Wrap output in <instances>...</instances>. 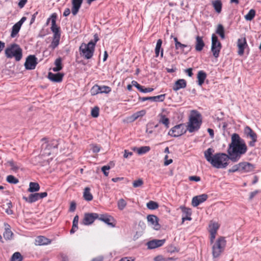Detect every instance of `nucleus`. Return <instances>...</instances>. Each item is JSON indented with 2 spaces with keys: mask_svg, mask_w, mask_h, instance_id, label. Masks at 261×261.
<instances>
[{
  "mask_svg": "<svg viewBox=\"0 0 261 261\" xmlns=\"http://www.w3.org/2000/svg\"><path fill=\"white\" fill-rule=\"evenodd\" d=\"M248 46L245 37L238 39L237 46L238 47V54L240 56L243 55L245 48Z\"/></svg>",
  "mask_w": 261,
  "mask_h": 261,
  "instance_id": "obj_16",
  "label": "nucleus"
},
{
  "mask_svg": "<svg viewBox=\"0 0 261 261\" xmlns=\"http://www.w3.org/2000/svg\"><path fill=\"white\" fill-rule=\"evenodd\" d=\"M202 122V119L200 113L196 110L192 111L188 125V131L192 133L198 130L201 126Z\"/></svg>",
  "mask_w": 261,
  "mask_h": 261,
  "instance_id": "obj_3",
  "label": "nucleus"
},
{
  "mask_svg": "<svg viewBox=\"0 0 261 261\" xmlns=\"http://www.w3.org/2000/svg\"><path fill=\"white\" fill-rule=\"evenodd\" d=\"M57 18V15L56 13H54L51 14L50 17L48 18L47 20V24H48L49 21H51V26L50 29L53 33H54V35H61L60 32V27H58L56 24V20Z\"/></svg>",
  "mask_w": 261,
  "mask_h": 261,
  "instance_id": "obj_12",
  "label": "nucleus"
},
{
  "mask_svg": "<svg viewBox=\"0 0 261 261\" xmlns=\"http://www.w3.org/2000/svg\"><path fill=\"white\" fill-rule=\"evenodd\" d=\"M90 188L89 187H86L84 189L83 192V197L85 200L90 201L92 200L93 198V196L91 193L90 192Z\"/></svg>",
  "mask_w": 261,
  "mask_h": 261,
  "instance_id": "obj_32",
  "label": "nucleus"
},
{
  "mask_svg": "<svg viewBox=\"0 0 261 261\" xmlns=\"http://www.w3.org/2000/svg\"><path fill=\"white\" fill-rule=\"evenodd\" d=\"M98 219L104 222L106 224H107L109 225H110L112 227L115 226V224L114 223V218L107 214H101L99 215H98Z\"/></svg>",
  "mask_w": 261,
  "mask_h": 261,
  "instance_id": "obj_20",
  "label": "nucleus"
},
{
  "mask_svg": "<svg viewBox=\"0 0 261 261\" xmlns=\"http://www.w3.org/2000/svg\"><path fill=\"white\" fill-rule=\"evenodd\" d=\"M5 55L8 58H14L16 61H19L22 58V49L19 45L13 43L5 49Z\"/></svg>",
  "mask_w": 261,
  "mask_h": 261,
  "instance_id": "obj_5",
  "label": "nucleus"
},
{
  "mask_svg": "<svg viewBox=\"0 0 261 261\" xmlns=\"http://www.w3.org/2000/svg\"><path fill=\"white\" fill-rule=\"evenodd\" d=\"M64 74L61 73H53L49 72L48 78L54 82L60 83L62 81Z\"/></svg>",
  "mask_w": 261,
  "mask_h": 261,
  "instance_id": "obj_24",
  "label": "nucleus"
},
{
  "mask_svg": "<svg viewBox=\"0 0 261 261\" xmlns=\"http://www.w3.org/2000/svg\"><path fill=\"white\" fill-rule=\"evenodd\" d=\"M100 86L97 85L93 86L90 90L92 95H95L98 93H100Z\"/></svg>",
  "mask_w": 261,
  "mask_h": 261,
  "instance_id": "obj_48",
  "label": "nucleus"
},
{
  "mask_svg": "<svg viewBox=\"0 0 261 261\" xmlns=\"http://www.w3.org/2000/svg\"><path fill=\"white\" fill-rule=\"evenodd\" d=\"M176 259L174 257H166L162 255H158L153 259L154 261H175Z\"/></svg>",
  "mask_w": 261,
  "mask_h": 261,
  "instance_id": "obj_37",
  "label": "nucleus"
},
{
  "mask_svg": "<svg viewBox=\"0 0 261 261\" xmlns=\"http://www.w3.org/2000/svg\"><path fill=\"white\" fill-rule=\"evenodd\" d=\"M147 219L148 222L154 229L159 230L160 228V225L158 222V218L156 216L150 215L147 216Z\"/></svg>",
  "mask_w": 261,
  "mask_h": 261,
  "instance_id": "obj_21",
  "label": "nucleus"
},
{
  "mask_svg": "<svg viewBox=\"0 0 261 261\" xmlns=\"http://www.w3.org/2000/svg\"><path fill=\"white\" fill-rule=\"evenodd\" d=\"M165 95H166L164 94L155 96L140 97L139 99L141 101H145L146 100H150L154 101L162 102L165 100Z\"/></svg>",
  "mask_w": 261,
  "mask_h": 261,
  "instance_id": "obj_25",
  "label": "nucleus"
},
{
  "mask_svg": "<svg viewBox=\"0 0 261 261\" xmlns=\"http://www.w3.org/2000/svg\"><path fill=\"white\" fill-rule=\"evenodd\" d=\"M244 134L247 138L251 139L248 143L249 145L251 147L254 146L257 141V137L256 134L248 126H246L244 128Z\"/></svg>",
  "mask_w": 261,
  "mask_h": 261,
  "instance_id": "obj_10",
  "label": "nucleus"
},
{
  "mask_svg": "<svg viewBox=\"0 0 261 261\" xmlns=\"http://www.w3.org/2000/svg\"><path fill=\"white\" fill-rule=\"evenodd\" d=\"M212 5L215 10V11L218 13H220L222 11V4L220 0H215L213 1Z\"/></svg>",
  "mask_w": 261,
  "mask_h": 261,
  "instance_id": "obj_33",
  "label": "nucleus"
},
{
  "mask_svg": "<svg viewBox=\"0 0 261 261\" xmlns=\"http://www.w3.org/2000/svg\"><path fill=\"white\" fill-rule=\"evenodd\" d=\"M6 180L9 183L13 184H16L19 182V180L12 175L7 176Z\"/></svg>",
  "mask_w": 261,
  "mask_h": 261,
  "instance_id": "obj_45",
  "label": "nucleus"
},
{
  "mask_svg": "<svg viewBox=\"0 0 261 261\" xmlns=\"http://www.w3.org/2000/svg\"><path fill=\"white\" fill-rule=\"evenodd\" d=\"M163 41L161 39H159L158 40L156 44L155 48V57H158L160 54V52H161V57H163V52L164 50L163 48H162V44Z\"/></svg>",
  "mask_w": 261,
  "mask_h": 261,
  "instance_id": "obj_29",
  "label": "nucleus"
},
{
  "mask_svg": "<svg viewBox=\"0 0 261 261\" xmlns=\"http://www.w3.org/2000/svg\"><path fill=\"white\" fill-rule=\"evenodd\" d=\"M47 196V193L46 192L42 193H35L31 194L28 197H23V199L27 202L32 203L35 202L40 199H41Z\"/></svg>",
  "mask_w": 261,
  "mask_h": 261,
  "instance_id": "obj_9",
  "label": "nucleus"
},
{
  "mask_svg": "<svg viewBox=\"0 0 261 261\" xmlns=\"http://www.w3.org/2000/svg\"><path fill=\"white\" fill-rule=\"evenodd\" d=\"M6 206L7 207L5 208L6 213L8 215H11L13 214V211L11 209L12 206V203L11 202L7 203Z\"/></svg>",
  "mask_w": 261,
  "mask_h": 261,
  "instance_id": "obj_55",
  "label": "nucleus"
},
{
  "mask_svg": "<svg viewBox=\"0 0 261 261\" xmlns=\"http://www.w3.org/2000/svg\"><path fill=\"white\" fill-rule=\"evenodd\" d=\"M133 155V152L128 151L127 150H124L123 157L124 158H128Z\"/></svg>",
  "mask_w": 261,
  "mask_h": 261,
  "instance_id": "obj_64",
  "label": "nucleus"
},
{
  "mask_svg": "<svg viewBox=\"0 0 261 261\" xmlns=\"http://www.w3.org/2000/svg\"><path fill=\"white\" fill-rule=\"evenodd\" d=\"M99 109L98 107H95L91 110V116L94 118H97L99 116Z\"/></svg>",
  "mask_w": 261,
  "mask_h": 261,
  "instance_id": "obj_50",
  "label": "nucleus"
},
{
  "mask_svg": "<svg viewBox=\"0 0 261 261\" xmlns=\"http://www.w3.org/2000/svg\"><path fill=\"white\" fill-rule=\"evenodd\" d=\"M240 173H247L254 171L255 166L254 165L247 162L240 163Z\"/></svg>",
  "mask_w": 261,
  "mask_h": 261,
  "instance_id": "obj_17",
  "label": "nucleus"
},
{
  "mask_svg": "<svg viewBox=\"0 0 261 261\" xmlns=\"http://www.w3.org/2000/svg\"><path fill=\"white\" fill-rule=\"evenodd\" d=\"M231 139V143L227 149V153L230 160L233 162H237L246 153L247 146L244 141L237 134H232Z\"/></svg>",
  "mask_w": 261,
  "mask_h": 261,
  "instance_id": "obj_1",
  "label": "nucleus"
},
{
  "mask_svg": "<svg viewBox=\"0 0 261 261\" xmlns=\"http://www.w3.org/2000/svg\"><path fill=\"white\" fill-rule=\"evenodd\" d=\"M150 150L149 146H142L139 148H134V150H137L139 154H143L148 152Z\"/></svg>",
  "mask_w": 261,
  "mask_h": 261,
  "instance_id": "obj_40",
  "label": "nucleus"
},
{
  "mask_svg": "<svg viewBox=\"0 0 261 261\" xmlns=\"http://www.w3.org/2000/svg\"><path fill=\"white\" fill-rule=\"evenodd\" d=\"M165 240H153L149 241L147 243L148 249H154L159 247L162 246L165 243Z\"/></svg>",
  "mask_w": 261,
  "mask_h": 261,
  "instance_id": "obj_23",
  "label": "nucleus"
},
{
  "mask_svg": "<svg viewBox=\"0 0 261 261\" xmlns=\"http://www.w3.org/2000/svg\"><path fill=\"white\" fill-rule=\"evenodd\" d=\"M42 141H44L45 143L42 145V149L44 153L47 156H49L51 153V150L54 148H57L58 147V141L56 140L48 141V138H43L41 139Z\"/></svg>",
  "mask_w": 261,
  "mask_h": 261,
  "instance_id": "obj_7",
  "label": "nucleus"
},
{
  "mask_svg": "<svg viewBox=\"0 0 261 261\" xmlns=\"http://www.w3.org/2000/svg\"><path fill=\"white\" fill-rule=\"evenodd\" d=\"M92 151L94 153L98 152L100 150V147L97 145H93L92 148Z\"/></svg>",
  "mask_w": 261,
  "mask_h": 261,
  "instance_id": "obj_61",
  "label": "nucleus"
},
{
  "mask_svg": "<svg viewBox=\"0 0 261 261\" xmlns=\"http://www.w3.org/2000/svg\"><path fill=\"white\" fill-rule=\"evenodd\" d=\"M228 171L229 172H240V163L238 164H236L234 166H233L231 168L229 169Z\"/></svg>",
  "mask_w": 261,
  "mask_h": 261,
  "instance_id": "obj_53",
  "label": "nucleus"
},
{
  "mask_svg": "<svg viewBox=\"0 0 261 261\" xmlns=\"http://www.w3.org/2000/svg\"><path fill=\"white\" fill-rule=\"evenodd\" d=\"M147 207L149 210H155L159 207V204L155 201H150L147 203Z\"/></svg>",
  "mask_w": 261,
  "mask_h": 261,
  "instance_id": "obj_44",
  "label": "nucleus"
},
{
  "mask_svg": "<svg viewBox=\"0 0 261 261\" xmlns=\"http://www.w3.org/2000/svg\"><path fill=\"white\" fill-rule=\"evenodd\" d=\"M95 50V43L91 40L88 43H82L79 48L80 54L85 59H91L94 54Z\"/></svg>",
  "mask_w": 261,
  "mask_h": 261,
  "instance_id": "obj_6",
  "label": "nucleus"
},
{
  "mask_svg": "<svg viewBox=\"0 0 261 261\" xmlns=\"http://www.w3.org/2000/svg\"><path fill=\"white\" fill-rule=\"evenodd\" d=\"M207 76L206 73L203 70H200L197 73V83L198 85L202 86Z\"/></svg>",
  "mask_w": 261,
  "mask_h": 261,
  "instance_id": "obj_30",
  "label": "nucleus"
},
{
  "mask_svg": "<svg viewBox=\"0 0 261 261\" xmlns=\"http://www.w3.org/2000/svg\"><path fill=\"white\" fill-rule=\"evenodd\" d=\"M100 93H109L111 91V88L107 86H100Z\"/></svg>",
  "mask_w": 261,
  "mask_h": 261,
  "instance_id": "obj_52",
  "label": "nucleus"
},
{
  "mask_svg": "<svg viewBox=\"0 0 261 261\" xmlns=\"http://www.w3.org/2000/svg\"><path fill=\"white\" fill-rule=\"evenodd\" d=\"M98 218V214L97 213H86L82 223L85 225H89L93 223L95 220Z\"/></svg>",
  "mask_w": 261,
  "mask_h": 261,
  "instance_id": "obj_14",
  "label": "nucleus"
},
{
  "mask_svg": "<svg viewBox=\"0 0 261 261\" xmlns=\"http://www.w3.org/2000/svg\"><path fill=\"white\" fill-rule=\"evenodd\" d=\"M187 46V45L182 44L180 42H179L176 45H175V47L176 49H180L181 50H184L185 47Z\"/></svg>",
  "mask_w": 261,
  "mask_h": 261,
  "instance_id": "obj_57",
  "label": "nucleus"
},
{
  "mask_svg": "<svg viewBox=\"0 0 261 261\" xmlns=\"http://www.w3.org/2000/svg\"><path fill=\"white\" fill-rule=\"evenodd\" d=\"M144 182L142 179L139 178L137 180L134 181V182H133V186L134 188L140 187L142 186Z\"/></svg>",
  "mask_w": 261,
  "mask_h": 261,
  "instance_id": "obj_51",
  "label": "nucleus"
},
{
  "mask_svg": "<svg viewBox=\"0 0 261 261\" xmlns=\"http://www.w3.org/2000/svg\"><path fill=\"white\" fill-rule=\"evenodd\" d=\"M83 0H72V8L71 12L72 14L75 16L79 11V10L82 6Z\"/></svg>",
  "mask_w": 261,
  "mask_h": 261,
  "instance_id": "obj_22",
  "label": "nucleus"
},
{
  "mask_svg": "<svg viewBox=\"0 0 261 261\" xmlns=\"http://www.w3.org/2000/svg\"><path fill=\"white\" fill-rule=\"evenodd\" d=\"M40 190V186L37 182H31L29 184V188L28 191L29 192H36Z\"/></svg>",
  "mask_w": 261,
  "mask_h": 261,
  "instance_id": "obj_35",
  "label": "nucleus"
},
{
  "mask_svg": "<svg viewBox=\"0 0 261 261\" xmlns=\"http://www.w3.org/2000/svg\"><path fill=\"white\" fill-rule=\"evenodd\" d=\"M158 124L153 125L152 123H148L146 125V132L148 134H151L153 132V128L157 127Z\"/></svg>",
  "mask_w": 261,
  "mask_h": 261,
  "instance_id": "obj_47",
  "label": "nucleus"
},
{
  "mask_svg": "<svg viewBox=\"0 0 261 261\" xmlns=\"http://www.w3.org/2000/svg\"><path fill=\"white\" fill-rule=\"evenodd\" d=\"M50 243L51 241L44 236H38L35 240V244L37 245H45Z\"/></svg>",
  "mask_w": 261,
  "mask_h": 261,
  "instance_id": "obj_28",
  "label": "nucleus"
},
{
  "mask_svg": "<svg viewBox=\"0 0 261 261\" xmlns=\"http://www.w3.org/2000/svg\"><path fill=\"white\" fill-rule=\"evenodd\" d=\"M23 257L18 252H15L11 257L10 261H22Z\"/></svg>",
  "mask_w": 261,
  "mask_h": 261,
  "instance_id": "obj_42",
  "label": "nucleus"
},
{
  "mask_svg": "<svg viewBox=\"0 0 261 261\" xmlns=\"http://www.w3.org/2000/svg\"><path fill=\"white\" fill-rule=\"evenodd\" d=\"M110 169V167L109 166H104L101 168V170L105 176H108L109 172L107 171H108Z\"/></svg>",
  "mask_w": 261,
  "mask_h": 261,
  "instance_id": "obj_58",
  "label": "nucleus"
},
{
  "mask_svg": "<svg viewBox=\"0 0 261 261\" xmlns=\"http://www.w3.org/2000/svg\"><path fill=\"white\" fill-rule=\"evenodd\" d=\"M216 33L220 36L222 39L225 38L224 28L222 24H219L218 25Z\"/></svg>",
  "mask_w": 261,
  "mask_h": 261,
  "instance_id": "obj_39",
  "label": "nucleus"
},
{
  "mask_svg": "<svg viewBox=\"0 0 261 261\" xmlns=\"http://www.w3.org/2000/svg\"><path fill=\"white\" fill-rule=\"evenodd\" d=\"M146 111L145 110H142L139 111H138L135 113H134L130 117V121L134 122L139 117H142L144 116L146 114Z\"/></svg>",
  "mask_w": 261,
  "mask_h": 261,
  "instance_id": "obj_31",
  "label": "nucleus"
},
{
  "mask_svg": "<svg viewBox=\"0 0 261 261\" xmlns=\"http://www.w3.org/2000/svg\"><path fill=\"white\" fill-rule=\"evenodd\" d=\"M207 198L208 196L205 194L195 196L192 198V205L194 207H196L200 203L206 201Z\"/></svg>",
  "mask_w": 261,
  "mask_h": 261,
  "instance_id": "obj_18",
  "label": "nucleus"
},
{
  "mask_svg": "<svg viewBox=\"0 0 261 261\" xmlns=\"http://www.w3.org/2000/svg\"><path fill=\"white\" fill-rule=\"evenodd\" d=\"M195 50L197 51H201L205 46V43L203 40V37L197 36L195 38Z\"/></svg>",
  "mask_w": 261,
  "mask_h": 261,
  "instance_id": "obj_26",
  "label": "nucleus"
},
{
  "mask_svg": "<svg viewBox=\"0 0 261 261\" xmlns=\"http://www.w3.org/2000/svg\"><path fill=\"white\" fill-rule=\"evenodd\" d=\"M8 163L11 166V169L12 170L14 171H16L19 169V167L13 160L8 161Z\"/></svg>",
  "mask_w": 261,
  "mask_h": 261,
  "instance_id": "obj_49",
  "label": "nucleus"
},
{
  "mask_svg": "<svg viewBox=\"0 0 261 261\" xmlns=\"http://www.w3.org/2000/svg\"><path fill=\"white\" fill-rule=\"evenodd\" d=\"M255 13V11L254 9H251L244 17L246 20L251 21L254 18Z\"/></svg>",
  "mask_w": 261,
  "mask_h": 261,
  "instance_id": "obj_41",
  "label": "nucleus"
},
{
  "mask_svg": "<svg viewBox=\"0 0 261 261\" xmlns=\"http://www.w3.org/2000/svg\"><path fill=\"white\" fill-rule=\"evenodd\" d=\"M222 48V44L218 40L217 36L213 34L212 36V46L211 51L213 56L217 58L219 56L220 50Z\"/></svg>",
  "mask_w": 261,
  "mask_h": 261,
  "instance_id": "obj_8",
  "label": "nucleus"
},
{
  "mask_svg": "<svg viewBox=\"0 0 261 261\" xmlns=\"http://www.w3.org/2000/svg\"><path fill=\"white\" fill-rule=\"evenodd\" d=\"M190 181H199L201 179L199 176H191L189 177Z\"/></svg>",
  "mask_w": 261,
  "mask_h": 261,
  "instance_id": "obj_60",
  "label": "nucleus"
},
{
  "mask_svg": "<svg viewBox=\"0 0 261 261\" xmlns=\"http://www.w3.org/2000/svg\"><path fill=\"white\" fill-rule=\"evenodd\" d=\"M153 90V89L152 88H144V86H142L141 89H140V91L143 93H148L151 92Z\"/></svg>",
  "mask_w": 261,
  "mask_h": 261,
  "instance_id": "obj_56",
  "label": "nucleus"
},
{
  "mask_svg": "<svg viewBox=\"0 0 261 261\" xmlns=\"http://www.w3.org/2000/svg\"><path fill=\"white\" fill-rule=\"evenodd\" d=\"M214 150L209 148L204 152V157L206 161L217 168H224L228 165L230 160L229 155L224 153H217L213 155Z\"/></svg>",
  "mask_w": 261,
  "mask_h": 261,
  "instance_id": "obj_2",
  "label": "nucleus"
},
{
  "mask_svg": "<svg viewBox=\"0 0 261 261\" xmlns=\"http://www.w3.org/2000/svg\"><path fill=\"white\" fill-rule=\"evenodd\" d=\"M212 245V255L214 258L219 257L224 252L226 245V240L224 237H219Z\"/></svg>",
  "mask_w": 261,
  "mask_h": 261,
  "instance_id": "obj_4",
  "label": "nucleus"
},
{
  "mask_svg": "<svg viewBox=\"0 0 261 261\" xmlns=\"http://www.w3.org/2000/svg\"><path fill=\"white\" fill-rule=\"evenodd\" d=\"M181 209L182 214V223H183L186 220L190 221L192 220L191 215H192V210L191 208L181 206L180 207Z\"/></svg>",
  "mask_w": 261,
  "mask_h": 261,
  "instance_id": "obj_19",
  "label": "nucleus"
},
{
  "mask_svg": "<svg viewBox=\"0 0 261 261\" xmlns=\"http://www.w3.org/2000/svg\"><path fill=\"white\" fill-rule=\"evenodd\" d=\"M126 202L122 198L120 199L117 202L118 208L120 210H123L126 206Z\"/></svg>",
  "mask_w": 261,
  "mask_h": 261,
  "instance_id": "obj_46",
  "label": "nucleus"
},
{
  "mask_svg": "<svg viewBox=\"0 0 261 261\" xmlns=\"http://www.w3.org/2000/svg\"><path fill=\"white\" fill-rule=\"evenodd\" d=\"M12 232L11 230L9 228L6 229L4 233V237L7 239H10L12 238Z\"/></svg>",
  "mask_w": 261,
  "mask_h": 261,
  "instance_id": "obj_54",
  "label": "nucleus"
},
{
  "mask_svg": "<svg viewBox=\"0 0 261 261\" xmlns=\"http://www.w3.org/2000/svg\"><path fill=\"white\" fill-rule=\"evenodd\" d=\"M168 155H166L164 158L165 161H164V164L165 166H168L173 162V160L172 159L169 160V159H168Z\"/></svg>",
  "mask_w": 261,
  "mask_h": 261,
  "instance_id": "obj_59",
  "label": "nucleus"
},
{
  "mask_svg": "<svg viewBox=\"0 0 261 261\" xmlns=\"http://www.w3.org/2000/svg\"><path fill=\"white\" fill-rule=\"evenodd\" d=\"M28 0H20L18 6L20 8H22L24 5L27 4Z\"/></svg>",
  "mask_w": 261,
  "mask_h": 261,
  "instance_id": "obj_63",
  "label": "nucleus"
},
{
  "mask_svg": "<svg viewBox=\"0 0 261 261\" xmlns=\"http://www.w3.org/2000/svg\"><path fill=\"white\" fill-rule=\"evenodd\" d=\"M56 67L53 68V70L55 72L60 71L63 67L62 64V59L61 58H57L55 62Z\"/></svg>",
  "mask_w": 261,
  "mask_h": 261,
  "instance_id": "obj_36",
  "label": "nucleus"
},
{
  "mask_svg": "<svg viewBox=\"0 0 261 261\" xmlns=\"http://www.w3.org/2000/svg\"><path fill=\"white\" fill-rule=\"evenodd\" d=\"M21 27V26L20 25H19L18 23H16L12 27V31H11V37L14 38L17 35V34L18 33V32L20 29Z\"/></svg>",
  "mask_w": 261,
  "mask_h": 261,
  "instance_id": "obj_38",
  "label": "nucleus"
},
{
  "mask_svg": "<svg viewBox=\"0 0 261 261\" xmlns=\"http://www.w3.org/2000/svg\"><path fill=\"white\" fill-rule=\"evenodd\" d=\"M159 122L164 124L167 128L169 127V119L164 115H161Z\"/></svg>",
  "mask_w": 261,
  "mask_h": 261,
  "instance_id": "obj_43",
  "label": "nucleus"
},
{
  "mask_svg": "<svg viewBox=\"0 0 261 261\" xmlns=\"http://www.w3.org/2000/svg\"><path fill=\"white\" fill-rule=\"evenodd\" d=\"M186 132L183 124L177 125L172 127L169 132L168 135L174 137L181 136Z\"/></svg>",
  "mask_w": 261,
  "mask_h": 261,
  "instance_id": "obj_11",
  "label": "nucleus"
},
{
  "mask_svg": "<svg viewBox=\"0 0 261 261\" xmlns=\"http://www.w3.org/2000/svg\"><path fill=\"white\" fill-rule=\"evenodd\" d=\"M37 63L36 57L34 55H30L26 59L24 66L26 69L33 70L36 68Z\"/></svg>",
  "mask_w": 261,
  "mask_h": 261,
  "instance_id": "obj_13",
  "label": "nucleus"
},
{
  "mask_svg": "<svg viewBox=\"0 0 261 261\" xmlns=\"http://www.w3.org/2000/svg\"><path fill=\"white\" fill-rule=\"evenodd\" d=\"M219 227L220 225L218 223H213L209 225V232L210 233V240L211 244L214 243V240L215 239Z\"/></svg>",
  "mask_w": 261,
  "mask_h": 261,
  "instance_id": "obj_15",
  "label": "nucleus"
},
{
  "mask_svg": "<svg viewBox=\"0 0 261 261\" xmlns=\"http://www.w3.org/2000/svg\"><path fill=\"white\" fill-rule=\"evenodd\" d=\"M61 35H54L53 39L49 45V48L51 49H55L59 44Z\"/></svg>",
  "mask_w": 261,
  "mask_h": 261,
  "instance_id": "obj_34",
  "label": "nucleus"
},
{
  "mask_svg": "<svg viewBox=\"0 0 261 261\" xmlns=\"http://www.w3.org/2000/svg\"><path fill=\"white\" fill-rule=\"evenodd\" d=\"M132 85L136 87L139 91H140V89H141V87L142 86L140 85L139 84H138V82L136 81H133L132 82Z\"/></svg>",
  "mask_w": 261,
  "mask_h": 261,
  "instance_id": "obj_62",
  "label": "nucleus"
},
{
  "mask_svg": "<svg viewBox=\"0 0 261 261\" xmlns=\"http://www.w3.org/2000/svg\"><path fill=\"white\" fill-rule=\"evenodd\" d=\"M186 81L184 79H179L175 82L174 85L173 86L172 89L173 91H177L180 89L186 88Z\"/></svg>",
  "mask_w": 261,
  "mask_h": 261,
  "instance_id": "obj_27",
  "label": "nucleus"
}]
</instances>
